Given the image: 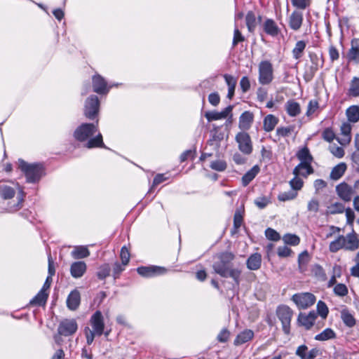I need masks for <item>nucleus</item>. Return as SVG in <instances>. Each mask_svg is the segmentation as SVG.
Returning a JSON list of instances; mask_svg holds the SVG:
<instances>
[{
    "mask_svg": "<svg viewBox=\"0 0 359 359\" xmlns=\"http://www.w3.org/2000/svg\"><path fill=\"white\" fill-rule=\"evenodd\" d=\"M137 271L142 277L152 278L165 274L167 272V269L161 266H140L137 269Z\"/></svg>",
    "mask_w": 359,
    "mask_h": 359,
    "instance_id": "f8f14e48",
    "label": "nucleus"
},
{
    "mask_svg": "<svg viewBox=\"0 0 359 359\" xmlns=\"http://www.w3.org/2000/svg\"><path fill=\"white\" fill-rule=\"evenodd\" d=\"M0 194L4 199H9L14 196L15 190L8 186H0Z\"/></svg>",
    "mask_w": 359,
    "mask_h": 359,
    "instance_id": "c03bdc74",
    "label": "nucleus"
},
{
    "mask_svg": "<svg viewBox=\"0 0 359 359\" xmlns=\"http://www.w3.org/2000/svg\"><path fill=\"white\" fill-rule=\"evenodd\" d=\"M346 165L344 163H340L335 165L330 172V178L334 180H337L341 178L346 170Z\"/></svg>",
    "mask_w": 359,
    "mask_h": 359,
    "instance_id": "cd10ccee",
    "label": "nucleus"
},
{
    "mask_svg": "<svg viewBox=\"0 0 359 359\" xmlns=\"http://www.w3.org/2000/svg\"><path fill=\"white\" fill-rule=\"evenodd\" d=\"M224 78L228 86L227 97L231 100L234 95L237 81L236 79L231 75L224 74Z\"/></svg>",
    "mask_w": 359,
    "mask_h": 359,
    "instance_id": "c85d7f7f",
    "label": "nucleus"
},
{
    "mask_svg": "<svg viewBox=\"0 0 359 359\" xmlns=\"http://www.w3.org/2000/svg\"><path fill=\"white\" fill-rule=\"evenodd\" d=\"M336 335L334 332L330 328H327L320 334L316 335L315 339L317 341H326L328 339H334Z\"/></svg>",
    "mask_w": 359,
    "mask_h": 359,
    "instance_id": "58836bf2",
    "label": "nucleus"
},
{
    "mask_svg": "<svg viewBox=\"0 0 359 359\" xmlns=\"http://www.w3.org/2000/svg\"><path fill=\"white\" fill-rule=\"evenodd\" d=\"M285 109L290 116H297L301 112L300 105L294 100H289L285 104Z\"/></svg>",
    "mask_w": 359,
    "mask_h": 359,
    "instance_id": "c756f323",
    "label": "nucleus"
},
{
    "mask_svg": "<svg viewBox=\"0 0 359 359\" xmlns=\"http://www.w3.org/2000/svg\"><path fill=\"white\" fill-rule=\"evenodd\" d=\"M19 168L25 173L29 182L38 181L43 175V166L41 164H29L22 159H19Z\"/></svg>",
    "mask_w": 359,
    "mask_h": 359,
    "instance_id": "7ed1b4c3",
    "label": "nucleus"
},
{
    "mask_svg": "<svg viewBox=\"0 0 359 359\" xmlns=\"http://www.w3.org/2000/svg\"><path fill=\"white\" fill-rule=\"evenodd\" d=\"M306 44L304 41H298L296 43L295 46L292 50V55L294 59L298 60L302 56L306 48Z\"/></svg>",
    "mask_w": 359,
    "mask_h": 359,
    "instance_id": "4c0bfd02",
    "label": "nucleus"
},
{
    "mask_svg": "<svg viewBox=\"0 0 359 359\" xmlns=\"http://www.w3.org/2000/svg\"><path fill=\"white\" fill-rule=\"evenodd\" d=\"M347 57L349 61L359 64V39H353L351 41V47L348 52Z\"/></svg>",
    "mask_w": 359,
    "mask_h": 359,
    "instance_id": "b1692460",
    "label": "nucleus"
},
{
    "mask_svg": "<svg viewBox=\"0 0 359 359\" xmlns=\"http://www.w3.org/2000/svg\"><path fill=\"white\" fill-rule=\"evenodd\" d=\"M334 292L337 296L344 297L348 294V288L344 284L339 283L334 286Z\"/></svg>",
    "mask_w": 359,
    "mask_h": 359,
    "instance_id": "603ef678",
    "label": "nucleus"
},
{
    "mask_svg": "<svg viewBox=\"0 0 359 359\" xmlns=\"http://www.w3.org/2000/svg\"><path fill=\"white\" fill-rule=\"evenodd\" d=\"M254 337V332L250 329H245L241 332L235 338L233 344L241 346L245 343L251 341Z\"/></svg>",
    "mask_w": 359,
    "mask_h": 359,
    "instance_id": "4be33fe9",
    "label": "nucleus"
},
{
    "mask_svg": "<svg viewBox=\"0 0 359 359\" xmlns=\"http://www.w3.org/2000/svg\"><path fill=\"white\" fill-rule=\"evenodd\" d=\"M310 257L306 250H304L299 255V266L302 271L304 270L305 266L309 262Z\"/></svg>",
    "mask_w": 359,
    "mask_h": 359,
    "instance_id": "09e8293b",
    "label": "nucleus"
},
{
    "mask_svg": "<svg viewBox=\"0 0 359 359\" xmlns=\"http://www.w3.org/2000/svg\"><path fill=\"white\" fill-rule=\"evenodd\" d=\"M235 255L229 251L217 254L213 257L212 268L222 277L231 278L236 285H239L242 273L241 265L236 264Z\"/></svg>",
    "mask_w": 359,
    "mask_h": 359,
    "instance_id": "f257e3e1",
    "label": "nucleus"
},
{
    "mask_svg": "<svg viewBox=\"0 0 359 359\" xmlns=\"http://www.w3.org/2000/svg\"><path fill=\"white\" fill-rule=\"evenodd\" d=\"M86 339V343L88 345H91L92 343L94 341L95 337L97 336V334L93 333L91 332V330L88 327H86L83 330Z\"/></svg>",
    "mask_w": 359,
    "mask_h": 359,
    "instance_id": "4d7b16f0",
    "label": "nucleus"
},
{
    "mask_svg": "<svg viewBox=\"0 0 359 359\" xmlns=\"http://www.w3.org/2000/svg\"><path fill=\"white\" fill-rule=\"evenodd\" d=\"M259 167L254 165L250 170H248L242 177V183L244 187H246L249 183L255 177L259 172Z\"/></svg>",
    "mask_w": 359,
    "mask_h": 359,
    "instance_id": "2f4dec72",
    "label": "nucleus"
},
{
    "mask_svg": "<svg viewBox=\"0 0 359 359\" xmlns=\"http://www.w3.org/2000/svg\"><path fill=\"white\" fill-rule=\"evenodd\" d=\"M90 325L92 327L91 332L101 336L104 330V316L100 311H96L90 318Z\"/></svg>",
    "mask_w": 359,
    "mask_h": 359,
    "instance_id": "1a4fd4ad",
    "label": "nucleus"
},
{
    "mask_svg": "<svg viewBox=\"0 0 359 359\" xmlns=\"http://www.w3.org/2000/svg\"><path fill=\"white\" fill-rule=\"evenodd\" d=\"M48 294L46 292L40 290L37 294L29 302L33 306H43L46 304Z\"/></svg>",
    "mask_w": 359,
    "mask_h": 359,
    "instance_id": "473e14b6",
    "label": "nucleus"
},
{
    "mask_svg": "<svg viewBox=\"0 0 359 359\" xmlns=\"http://www.w3.org/2000/svg\"><path fill=\"white\" fill-rule=\"evenodd\" d=\"M290 184L292 187V190L297 192L300 190L303 186V181L302 179L298 177V175H294V177L290 181Z\"/></svg>",
    "mask_w": 359,
    "mask_h": 359,
    "instance_id": "864d4df0",
    "label": "nucleus"
},
{
    "mask_svg": "<svg viewBox=\"0 0 359 359\" xmlns=\"http://www.w3.org/2000/svg\"><path fill=\"white\" fill-rule=\"evenodd\" d=\"M292 4L299 9L304 10L310 5V0H291Z\"/></svg>",
    "mask_w": 359,
    "mask_h": 359,
    "instance_id": "bf43d9fd",
    "label": "nucleus"
},
{
    "mask_svg": "<svg viewBox=\"0 0 359 359\" xmlns=\"http://www.w3.org/2000/svg\"><path fill=\"white\" fill-rule=\"evenodd\" d=\"M297 156L299 160L301 161V163L294 168L293 174L294 175H302L304 177L311 174L313 171L311 165L312 156L310 154L309 149L307 147L302 149L299 151Z\"/></svg>",
    "mask_w": 359,
    "mask_h": 359,
    "instance_id": "f03ea898",
    "label": "nucleus"
},
{
    "mask_svg": "<svg viewBox=\"0 0 359 359\" xmlns=\"http://www.w3.org/2000/svg\"><path fill=\"white\" fill-rule=\"evenodd\" d=\"M77 330L78 323L75 319H64L58 325L57 332L60 335L69 337L75 334Z\"/></svg>",
    "mask_w": 359,
    "mask_h": 359,
    "instance_id": "6e6552de",
    "label": "nucleus"
},
{
    "mask_svg": "<svg viewBox=\"0 0 359 359\" xmlns=\"http://www.w3.org/2000/svg\"><path fill=\"white\" fill-rule=\"evenodd\" d=\"M316 318L317 313L314 311H311L308 314L300 313L297 320L300 325L309 330L313 325Z\"/></svg>",
    "mask_w": 359,
    "mask_h": 359,
    "instance_id": "dca6fc26",
    "label": "nucleus"
},
{
    "mask_svg": "<svg viewBox=\"0 0 359 359\" xmlns=\"http://www.w3.org/2000/svg\"><path fill=\"white\" fill-rule=\"evenodd\" d=\"M278 122V119L272 114L267 115L264 119L263 123V127L265 131L271 132L272 131Z\"/></svg>",
    "mask_w": 359,
    "mask_h": 359,
    "instance_id": "7c9ffc66",
    "label": "nucleus"
},
{
    "mask_svg": "<svg viewBox=\"0 0 359 359\" xmlns=\"http://www.w3.org/2000/svg\"><path fill=\"white\" fill-rule=\"evenodd\" d=\"M233 109V106L229 105L226 107L223 111L218 112L216 111H206L205 113V117L208 119V121H212L216 120H219L222 118H225L229 115H231V111Z\"/></svg>",
    "mask_w": 359,
    "mask_h": 359,
    "instance_id": "2eb2a0df",
    "label": "nucleus"
},
{
    "mask_svg": "<svg viewBox=\"0 0 359 359\" xmlns=\"http://www.w3.org/2000/svg\"><path fill=\"white\" fill-rule=\"evenodd\" d=\"M246 25L250 32H253L257 25V21L255 14L250 11L245 17Z\"/></svg>",
    "mask_w": 359,
    "mask_h": 359,
    "instance_id": "79ce46f5",
    "label": "nucleus"
},
{
    "mask_svg": "<svg viewBox=\"0 0 359 359\" xmlns=\"http://www.w3.org/2000/svg\"><path fill=\"white\" fill-rule=\"evenodd\" d=\"M93 90L98 94H105L109 90L106 81L99 74L93 77Z\"/></svg>",
    "mask_w": 359,
    "mask_h": 359,
    "instance_id": "a211bd4d",
    "label": "nucleus"
},
{
    "mask_svg": "<svg viewBox=\"0 0 359 359\" xmlns=\"http://www.w3.org/2000/svg\"><path fill=\"white\" fill-rule=\"evenodd\" d=\"M244 210L243 208L241 209H237L235 212L233 217V229L235 231H237L242 225L243 220V214Z\"/></svg>",
    "mask_w": 359,
    "mask_h": 359,
    "instance_id": "a19ab883",
    "label": "nucleus"
},
{
    "mask_svg": "<svg viewBox=\"0 0 359 359\" xmlns=\"http://www.w3.org/2000/svg\"><path fill=\"white\" fill-rule=\"evenodd\" d=\"M292 302L299 309H306L316 302V297L310 292H299L292 297Z\"/></svg>",
    "mask_w": 359,
    "mask_h": 359,
    "instance_id": "39448f33",
    "label": "nucleus"
},
{
    "mask_svg": "<svg viewBox=\"0 0 359 359\" xmlns=\"http://www.w3.org/2000/svg\"><path fill=\"white\" fill-rule=\"evenodd\" d=\"M336 191L340 198L346 202L350 201L355 193L354 189L345 182L338 184L336 187Z\"/></svg>",
    "mask_w": 359,
    "mask_h": 359,
    "instance_id": "ddd939ff",
    "label": "nucleus"
},
{
    "mask_svg": "<svg viewBox=\"0 0 359 359\" xmlns=\"http://www.w3.org/2000/svg\"><path fill=\"white\" fill-rule=\"evenodd\" d=\"M254 121V114L250 111H245L239 117V128L241 130H248Z\"/></svg>",
    "mask_w": 359,
    "mask_h": 359,
    "instance_id": "412c9836",
    "label": "nucleus"
},
{
    "mask_svg": "<svg viewBox=\"0 0 359 359\" xmlns=\"http://www.w3.org/2000/svg\"><path fill=\"white\" fill-rule=\"evenodd\" d=\"M86 147L88 149L94 147H104L102 134L98 133L95 137L89 139Z\"/></svg>",
    "mask_w": 359,
    "mask_h": 359,
    "instance_id": "c9c22d12",
    "label": "nucleus"
},
{
    "mask_svg": "<svg viewBox=\"0 0 359 359\" xmlns=\"http://www.w3.org/2000/svg\"><path fill=\"white\" fill-rule=\"evenodd\" d=\"M244 40V36L242 35L239 29L237 27H236L233 34V46H236L238 42L243 41Z\"/></svg>",
    "mask_w": 359,
    "mask_h": 359,
    "instance_id": "69168bd1",
    "label": "nucleus"
},
{
    "mask_svg": "<svg viewBox=\"0 0 359 359\" xmlns=\"http://www.w3.org/2000/svg\"><path fill=\"white\" fill-rule=\"evenodd\" d=\"M209 102L213 106H217L220 102V97L217 93H210L208 96Z\"/></svg>",
    "mask_w": 359,
    "mask_h": 359,
    "instance_id": "774afa93",
    "label": "nucleus"
},
{
    "mask_svg": "<svg viewBox=\"0 0 359 359\" xmlns=\"http://www.w3.org/2000/svg\"><path fill=\"white\" fill-rule=\"evenodd\" d=\"M346 243L350 244L349 247H358L359 241L355 234H348L346 237L339 236L330 247H344Z\"/></svg>",
    "mask_w": 359,
    "mask_h": 359,
    "instance_id": "4468645a",
    "label": "nucleus"
},
{
    "mask_svg": "<svg viewBox=\"0 0 359 359\" xmlns=\"http://www.w3.org/2000/svg\"><path fill=\"white\" fill-rule=\"evenodd\" d=\"M297 196V193L296 191L290 190L279 194L278 198L280 201H286L295 198Z\"/></svg>",
    "mask_w": 359,
    "mask_h": 359,
    "instance_id": "8fccbe9b",
    "label": "nucleus"
},
{
    "mask_svg": "<svg viewBox=\"0 0 359 359\" xmlns=\"http://www.w3.org/2000/svg\"><path fill=\"white\" fill-rule=\"evenodd\" d=\"M341 318L344 323L349 327H352L355 325V320L353 316L346 309L341 311Z\"/></svg>",
    "mask_w": 359,
    "mask_h": 359,
    "instance_id": "f704fd0d",
    "label": "nucleus"
},
{
    "mask_svg": "<svg viewBox=\"0 0 359 359\" xmlns=\"http://www.w3.org/2000/svg\"><path fill=\"white\" fill-rule=\"evenodd\" d=\"M309 57L312 62V65L309 67V70L306 72V76H308V81L311 80L313 77L319 67L323 65L322 57L318 55L311 53H309Z\"/></svg>",
    "mask_w": 359,
    "mask_h": 359,
    "instance_id": "f3484780",
    "label": "nucleus"
},
{
    "mask_svg": "<svg viewBox=\"0 0 359 359\" xmlns=\"http://www.w3.org/2000/svg\"><path fill=\"white\" fill-rule=\"evenodd\" d=\"M346 114L349 122H358L359 121V107L357 105L349 107L346 111Z\"/></svg>",
    "mask_w": 359,
    "mask_h": 359,
    "instance_id": "72a5a7b5",
    "label": "nucleus"
},
{
    "mask_svg": "<svg viewBox=\"0 0 359 359\" xmlns=\"http://www.w3.org/2000/svg\"><path fill=\"white\" fill-rule=\"evenodd\" d=\"M87 266L84 262H74L71 264L70 273L73 278H79L84 275Z\"/></svg>",
    "mask_w": 359,
    "mask_h": 359,
    "instance_id": "aec40b11",
    "label": "nucleus"
},
{
    "mask_svg": "<svg viewBox=\"0 0 359 359\" xmlns=\"http://www.w3.org/2000/svg\"><path fill=\"white\" fill-rule=\"evenodd\" d=\"M289 27L294 31L299 30L303 22V14L298 11H293L289 16Z\"/></svg>",
    "mask_w": 359,
    "mask_h": 359,
    "instance_id": "6ab92c4d",
    "label": "nucleus"
},
{
    "mask_svg": "<svg viewBox=\"0 0 359 359\" xmlns=\"http://www.w3.org/2000/svg\"><path fill=\"white\" fill-rule=\"evenodd\" d=\"M110 266L109 264H103L100 266L96 273L97 277L100 280H104L110 273Z\"/></svg>",
    "mask_w": 359,
    "mask_h": 359,
    "instance_id": "ea45409f",
    "label": "nucleus"
},
{
    "mask_svg": "<svg viewBox=\"0 0 359 359\" xmlns=\"http://www.w3.org/2000/svg\"><path fill=\"white\" fill-rule=\"evenodd\" d=\"M264 30L265 32L272 36H277L279 32V28L276 22L271 19H267L264 23Z\"/></svg>",
    "mask_w": 359,
    "mask_h": 359,
    "instance_id": "bb28decb",
    "label": "nucleus"
},
{
    "mask_svg": "<svg viewBox=\"0 0 359 359\" xmlns=\"http://www.w3.org/2000/svg\"><path fill=\"white\" fill-rule=\"evenodd\" d=\"M239 84L243 93L248 92L250 88V81L248 76H243Z\"/></svg>",
    "mask_w": 359,
    "mask_h": 359,
    "instance_id": "052dcab7",
    "label": "nucleus"
},
{
    "mask_svg": "<svg viewBox=\"0 0 359 359\" xmlns=\"http://www.w3.org/2000/svg\"><path fill=\"white\" fill-rule=\"evenodd\" d=\"M273 79V67L269 61H262L259 65V82L262 85L269 84Z\"/></svg>",
    "mask_w": 359,
    "mask_h": 359,
    "instance_id": "0eeeda50",
    "label": "nucleus"
},
{
    "mask_svg": "<svg viewBox=\"0 0 359 359\" xmlns=\"http://www.w3.org/2000/svg\"><path fill=\"white\" fill-rule=\"evenodd\" d=\"M81 297L78 290H74L72 291L67 299V306L69 309L75 311L77 309L80 304Z\"/></svg>",
    "mask_w": 359,
    "mask_h": 359,
    "instance_id": "5701e85b",
    "label": "nucleus"
},
{
    "mask_svg": "<svg viewBox=\"0 0 359 359\" xmlns=\"http://www.w3.org/2000/svg\"><path fill=\"white\" fill-rule=\"evenodd\" d=\"M127 265L123 263L115 262L113 266V276L114 279L119 278L121 273L126 269Z\"/></svg>",
    "mask_w": 359,
    "mask_h": 359,
    "instance_id": "3c124183",
    "label": "nucleus"
},
{
    "mask_svg": "<svg viewBox=\"0 0 359 359\" xmlns=\"http://www.w3.org/2000/svg\"><path fill=\"white\" fill-rule=\"evenodd\" d=\"M262 264V257L261 255L258 253H255L252 255L247 259V267L250 270L255 271L260 268Z\"/></svg>",
    "mask_w": 359,
    "mask_h": 359,
    "instance_id": "a878e982",
    "label": "nucleus"
},
{
    "mask_svg": "<svg viewBox=\"0 0 359 359\" xmlns=\"http://www.w3.org/2000/svg\"><path fill=\"white\" fill-rule=\"evenodd\" d=\"M210 167L217 171H224L226 168V163L224 161L218 160L212 161Z\"/></svg>",
    "mask_w": 359,
    "mask_h": 359,
    "instance_id": "5fc2aeb1",
    "label": "nucleus"
},
{
    "mask_svg": "<svg viewBox=\"0 0 359 359\" xmlns=\"http://www.w3.org/2000/svg\"><path fill=\"white\" fill-rule=\"evenodd\" d=\"M317 311L318 314L323 319L327 318L329 313L326 304L322 301H319L317 304Z\"/></svg>",
    "mask_w": 359,
    "mask_h": 359,
    "instance_id": "de8ad7c7",
    "label": "nucleus"
},
{
    "mask_svg": "<svg viewBox=\"0 0 359 359\" xmlns=\"http://www.w3.org/2000/svg\"><path fill=\"white\" fill-rule=\"evenodd\" d=\"M71 255L74 259H79L87 257L90 252L88 248H74Z\"/></svg>",
    "mask_w": 359,
    "mask_h": 359,
    "instance_id": "37998d69",
    "label": "nucleus"
},
{
    "mask_svg": "<svg viewBox=\"0 0 359 359\" xmlns=\"http://www.w3.org/2000/svg\"><path fill=\"white\" fill-rule=\"evenodd\" d=\"M283 240L284 241L285 243L287 245H297L299 243V238L295 235V234H285Z\"/></svg>",
    "mask_w": 359,
    "mask_h": 359,
    "instance_id": "49530a36",
    "label": "nucleus"
},
{
    "mask_svg": "<svg viewBox=\"0 0 359 359\" xmlns=\"http://www.w3.org/2000/svg\"><path fill=\"white\" fill-rule=\"evenodd\" d=\"M330 151L334 156L337 158H342L344 155V151L343 148L338 146H330Z\"/></svg>",
    "mask_w": 359,
    "mask_h": 359,
    "instance_id": "680f3d73",
    "label": "nucleus"
},
{
    "mask_svg": "<svg viewBox=\"0 0 359 359\" xmlns=\"http://www.w3.org/2000/svg\"><path fill=\"white\" fill-rule=\"evenodd\" d=\"M276 316L280 320L285 334L290 332V323L293 316L292 310L286 305H280L276 309Z\"/></svg>",
    "mask_w": 359,
    "mask_h": 359,
    "instance_id": "20e7f679",
    "label": "nucleus"
},
{
    "mask_svg": "<svg viewBox=\"0 0 359 359\" xmlns=\"http://www.w3.org/2000/svg\"><path fill=\"white\" fill-rule=\"evenodd\" d=\"M121 263L128 265L130 261V255L128 248H121L120 252Z\"/></svg>",
    "mask_w": 359,
    "mask_h": 359,
    "instance_id": "0e129e2a",
    "label": "nucleus"
},
{
    "mask_svg": "<svg viewBox=\"0 0 359 359\" xmlns=\"http://www.w3.org/2000/svg\"><path fill=\"white\" fill-rule=\"evenodd\" d=\"M293 131V127H281L278 128L276 130V133L279 136L282 137H287Z\"/></svg>",
    "mask_w": 359,
    "mask_h": 359,
    "instance_id": "e2e57ef3",
    "label": "nucleus"
},
{
    "mask_svg": "<svg viewBox=\"0 0 359 359\" xmlns=\"http://www.w3.org/2000/svg\"><path fill=\"white\" fill-rule=\"evenodd\" d=\"M345 210L344 205L339 202L331 203L327 207L326 213L330 215H335L342 213Z\"/></svg>",
    "mask_w": 359,
    "mask_h": 359,
    "instance_id": "e433bc0d",
    "label": "nucleus"
},
{
    "mask_svg": "<svg viewBox=\"0 0 359 359\" xmlns=\"http://www.w3.org/2000/svg\"><path fill=\"white\" fill-rule=\"evenodd\" d=\"M230 336V332L226 328H223L217 337L218 341L225 343L228 341Z\"/></svg>",
    "mask_w": 359,
    "mask_h": 359,
    "instance_id": "13d9d810",
    "label": "nucleus"
},
{
    "mask_svg": "<svg viewBox=\"0 0 359 359\" xmlns=\"http://www.w3.org/2000/svg\"><path fill=\"white\" fill-rule=\"evenodd\" d=\"M100 102L96 95H91L88 97L85 104L84 114L90 118L93 119L99 111Z\"/></svg>",
    "mask_w": 359,
    "mask_h": 359,
    "instance_id": "9d476101",
    "label": "nucleus"
},
{
    "mask_svg": "<svg viewBox=\"0 0 359 359\" xmlns=\"http://www.w3.org/2000/svg\"><path fill=\"white\" fill-rule=\"evenodd\" d=\"M236 140L238 144V148L241 151L245 154H251L252 145L250 137L247 133H238L236 136Z\"/></svg>",
    "mask_w": 359,
    "mask_h": 359,
    "instance_id": "9b49d317",
    "label": "nucleus"
},
{
    "mask_svg": "<svg viewBox=\"0 0 359 359\" xmlns=\"http://www.w3.org/2000/svg\"><path fill=\"white\" fill-rule=\"evenodd\" d=\"M97 131V125L94 123H83L75 130L74 137L79 142H84Z\"/></svg>",
    "mask_w": 359,
    "mask_h": 359,
    "instance_id": "423d86ee",
    "label": "nucleus"
},
{
    "mask_svg": "<svg viewBox=\"0 0 359 359\" xmlns=\"http://www.w3.org/2000/svg\"><path fill=\"white\" fill-rule=\"evenodd\" d=\"M349 93L353 97H359V78L354 77L351 81Z\"/></svg>",
    "mask_w": 359,
    "mask_h": 359,
    "instance_id": "a18cd8bd",
    "label": "nucleus"
},
{
    "mask_svg": "<svg viewBox=\"0 0 359 359\" xmlns=\"http://www.w3.org/2000/svg\"><path fill=\"white\" fill-rule=\"evenodd\" d=\"M341 134L343 137L341 139H338L339 142L341 145H346L351 142V126L349 123L344 122L341 124L340 127Z\"/></svg>",
    "mask_w": 359,
    "mask_h": 359,
    "instance_id": "393cba45",
    "label": "nucleus"
},
{
    "mask_svg": "<svg viewBox=\"0 0 359 359\" xmlns=\"http://www.w3.org/2000/svg\"><path fill=\"white\" fill-rule=\"evenodd\" d=\"M323 137L325 141L331 142L335 138V135L331 129L327 128L323 133Z\"/></svg>",
    "mask_w": 359,
    "mask_h": 359,
    "instance_id": "338daca9",
    "label": "nucleus"
},
{
    "mask_svg": "<svg viewBox=\"0 0 359 359\" xmlns=\"http://www.w3.org/2000/svg\"><path fill=\"white\" fill-rule=\"evenodd\" d=\"M266 237L271 241H278L280 238L279 233L273 229L268 228L265 231Z\"/></svg>",
    "mask_w": 359,
    "mask_h": 359,
    "instance_id": "6e6d98bb",
    "label": "nucleus"
}]
</instances>
